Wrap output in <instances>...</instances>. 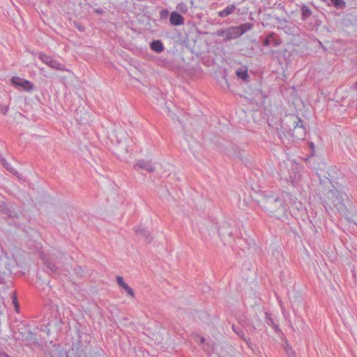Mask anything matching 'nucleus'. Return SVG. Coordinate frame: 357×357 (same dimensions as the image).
Listing matches in <instances>:
<instances>
[{
	"label": "nucleus",
	"instance_id": "obj_1",
	"mask_svg": "<svg viewBox=\"0 0 357 357\" xmlns=\"http://www.w3.org/2000/svg\"><path fill=\"white\" fill-rule=\"evenodd\" d=\"M319 191L321 195L320 199L326 210L335 209L339 212L345 211L346 206L344 202L347 196L335 186L331 180L327 179L326 181L321 180Z\"/></svg>",
	"mask_w": 357,
	"mask_h": 357
},
{
	"label": "nucleus",
	"instance_id": "obj_2",
	"mask_svg": "<svg viewBox=\"0 0 357 357\" xmlns=\"http://www.w3.org/2000/svg\"><path fill=\"white\" fill-rule=\"evenodd\" d=\"M259 206L271 217L282 221L287 218L288 207L278 195H265L259 201Z\"/></svg>",
	"mask_w": 357,
	"mask_h": 357
},
{
	"label": "nucleus",
	"instance_id": "obj_3",
	"mask_svg": "<svg viewBox=\"0 0 357 357\" xmlns=\"http://www.w3.org/2000/svg\"><path fill=\"white\" fill-rule=\"evenodd\" d=\"M281 128L295 139L301 140L305 137V128L303 121L297 115H287L281 120Z\"/></svg>",
	"mask_w": 357,
	"mask_h": 357
},
{
	"label": "nucleus",
	"instance_id": "obj_4",
	"mask_svg": "<svg viewBox=\"0 0 357 357\" xmlns=\"http://www.w3.org/2000/svg\"><path fill=\"white\" fill-rule=\"evenodd\" d=\"M38 57L44 63H45L46 65H47L49 67H50L52 68H54V69H56L58 70H61V71H64L66 70L64 65L60 63L59 61L54 59L52 57H51L49 55H47L44 53L40 52V53H39Z\"/></svg>",
	"mask_w": 357,
	"mask_h": 357
},
{
	"label": "nucleus",
	"instance_id": "obj_5",
	"mask_svg": "<svg viewBox=\"0 0 357 357\" xmlns=\"http://www.w3.org/2000/svg\"><path fill=\"white\" fill-rule=\"evenodd\" d=\"M12 84L15 87H20L25 91H31L33 89V84L29 80L20 77H13L10 79Z\"/></svg>",
	"mask_w": 357,
	"mask_h": 357
},
{
	"label": "nucleus",
	"instance_id": "obj_6",
	"mask_svg": "<svg viewBox=\"0 0 357 357\" xmlns=\"http://www.w3.org/2000/svg\"><path fill=\"white\" fill-rule=\"evenodd\" d=\"M135 170L144 169L149 173H152L155 170V167L151 160H139L135 165Z\"/></svg>",
	"mask_w": 357,
	"mask_h": 357
},
{
	"label": "nucleus",
	"instance_id": "obj_7",
	"mask_svg": "<svg viewBox=\"0 0 357 357\" xmlns=\"http://www.w3.org/2000/svg\"><path fill=\"white\" fill-rule=\"evenodd\" d=\"M281 44V40L279 38H275V34L273 32L269 33L264 40L263 45L268 46L273 45L275 47H278Z\"/></svg>",
	"mask_w": 357,
	"mask_h": 357
},
{
	"label": "nucleus",
	"instance_id": "obj_8",
	"mask_svg": "<svg viewBox=\"0 0 357 357\" xmlns=\"http://www.w3.org/2000/svg\"><path fill=\"white\" fill-rule=\"evenodd\" d=\"M135 231L137 235L141 236L146 243H150L152 241V238L150 236L149 232L145 228L141 226L135 227Z\"/></svg>",
	"mask_w": 357,
	"mask_h": 357
},
{
	"label": "nucleus",
	"instance_id": "obj_9",
	"mask_svg": "<svg viewBox=\"0 0 357 357\" xmlns=\"http://www.w3.org/2000/svg\"><path fill=\"white\" fill-rule=\"evenodd\" d=\"M169 22L174 26H180L184 23V18L181 14L174 11L170 15Z\"/></svg>",
	"mask_w": 357,
	"mask_h": 357
},
{
	"label": "nucleus",
	"instance_id": "obj_10",
	"mask_svg": "<svg viewBox=\"0 0 357 357\" xmlns=\"http://www.w3.org/2000/svg\"><path fill=\"white\" fill-rule=\"evenodd\" d=\"M236 75L238 79L248 82L249 81L250 76L248 73V68L246 66H241L236 71Z\"/></svg>",
	"mask_w": 357,
	"mask_h": 357
},
{
	"label": "nucleus",
	"instance_id": "obj_11",
	"mask_svg": "<svg viewBox=\"0 0 357 357\" xmlns=\"http://www.w3.org/2000/svg\"><path fill=\"white\" fill-rule=\"evenodd\" d=\"M89 114L84 108L77 109L75 118L79 123H84L88 120Z\"/></svg>",
	"mask_w": 357,
	"mask_h": 357
},
{
	"label": "nucleus",
	"instance_id": "obj_12",
	"mask_svg": "<svg viewBox=\"0 0 357 357\" xmlns=\"http://www.w3.org/2000/svg\"><path fill=\"white\" fill-rule=\"evenodd\" d=\"M239 29L238 26H230L227 28V41L231 39H235L241 36Z\"/></svg>",
	"mask_w": 357,
	"mask_h": 357
},
{
	"label": "nucleus",
	"instance_id": "obj_13",
	"mask_svg": "<svg viewBox=\"0 0 357 357\" xmlns=\"http://www.w3.org/2000/svg\"><path fill=\"white\" fill-rule=\"evenodd\" d=\"M236 9L234 4H230L227 6L225 9L218 12V15L220 17H226L232 14Z\"/></svg>",
	"mask_w": 357,
	"mask_h": 357
},
{
	"label": "nucleus",
	"instance_id": "obj_14",
	"mask_svg": "<svg viewBox=\"0 0 357 357\" xmlns=\"http://www.w3.org/2000/svg\"><path fill=\"white\" fill-rule=\"evenodd\" d=\"M150 47L151 50L156 53H160L164 50V45L160 40H155L151 42Z\"/></svg>",
	"mask_w": 357,
	"mask_h": 357
},
{
	"label": "nucleus",
	"instance_id": "obj_15",
	"mask_svg": "<svg viewBox=\"0 0 357 357\" xmlns=\"http://www.w3.org/2000/svg\"><path fill=\"white\" fill-rule=\"evenodd\" d=\"M43 261L46 268L51 273H56L57 271L58 267L54 264V263L51 259L44 257L43 259Z\"/></svg>",
	"mask_w": 357,
	"mask_h": 357
},
{
	"label": "nucleus",
	"instance_id": "obj_16",
	"mask_svg": "<svg viewBox=\"0 0 357 357\" xmlns=\"http://www.w3.org/2000/svg\"><path fill=\"white\" fill-rule=\"evenodd\" d=\"M301 17L303 20L307 19L312 15V10L308 6L303 4L301 7Z\"/></svg>",
	"mask_w": 357,
	"mask_h": 357
},
{
	"label": "nucleus",
	"instance_id": "obj_17",
	"mask_svg": "<svg viewBox=\"0 0 357 357\" xmlns=\"http://www.w3.org/2000/svg\"><path fill=\"white\" fill-rule=\"evenodd\" d=\"M0 161L3 166L10 173H12L14 175H17V174H18L17 171L15 168L11 167V165L7 162V160L5 158L0 157Z\"/></svg>",
	"mask_w": 357,
	"mask_h": 357
},
{
	"label": "nucleus",
	"instance_id": "obj_18",
	"mask_svg": "<svg viewBox=\"0 0 357 357\" xmlns=\"http://www.w3.org/2000/svg\"><path fill=\"white\" fill-rule=\"evenodd\" d=\"M4 214H6L8 217L12 219H17L18 220L20 218V215L17 211H15L14 209H12L10 208L6 207V209L4 211Z\"/></svg>",
	"mask_w": 357,
	"mask_h": 357
},
{
	"label": "nucleus",
	"instance_id": "obj_19",
	"mask_svg": "<svg viewBox=\"0 0 357 357\" xmlns=\"http://www.w3.org/2000/svg\"><path fill=\"white\" fill-rule=\"evenodd\" d=\"M238 27L240 33L242 36L243 34H244L245 33H246L247 31H248L252 29L253 24L250 23V22H246V23L240 24L239 26H238Z\"/></svg>",
	"mask_w": 357,
	"mask_h": 357
},
{
	"label": "nucleus",
	"instance_id": "obj_20",
	"mask_svg": "<svg viewBox=\"0 0 357 357\" xmlns=\"http://www.w3.org/2000/svg\"><path fill=\"white\" fill-rule=\"evenodd\" d=\"M265 315H266L265 318H266V324L268 326H273L276 331H278L279 330L278 326L275 324L274 321L271 317V314L269 312H266Z\"/></svg>",
	"mask_w": 357,
	"mask_h": 357
},
{
	"label": "nucleus",
	"instance_id": "obj_21",
	"mask_svg": "<svg viewBox=\"0 0 357 357\" xmlns=\"http://www.w3.org/2000/svg\"><path fill=\"white\" fill-rule=\"evenodd\" d=\"M233 331L238 335V337H240L243 340L246 341L245 337V333L243 332V330L241 328V327L236 326L234 324L231 326Z\"/></svg>",
	"mask_w": 357,
	"mask_h": 357
},
{
	"label": "nucleus",
	"instance_id": "obj_22",
	"mask_svg": "<svg viewBox=\"0 0 357 357\" xmlns=\"http://www.w3.org/2000/svg\"><path fill=\"white\" fill-rule=\"evenodd\" d=\"M331 3L336 8H342L345 7V1L344 0H331Z\"/></svg>",
	"mask_w": 357,
	"mask_h": 357
},
{
	"label": "nucleus",
	"instance_id": "obj_23",
	"mask_svg": "<svg viewBox=\"0 0 357 357\" xmlns=\"http://www.w3.org/2000/svg\"><path fill=\"white\" fill-rule=\"evenodd\" d=\"M284 350L286 351V354L289 356V357H295L296 356V354H295V351L292 349V348L287 344V342H286V344L284 346Z\"/></svg>",
	"mask_w": 357,
	"mask_h": 357
},
{
	"label": "nucleus",
	"instance_id": "obj_24",
	"mask_svg": "<svg viewBox=\"0 0 357 357\" xmlns=\"http://www.w3.org/2000/svg\"><path fill=\"white\" fill-rule=\"evenodd\" d=\"M11 298H12L13 304L15 306V311L17 312H19V309H20V305H19V303H18V301H17V297L16 294L15 293H13Z\"/></svg>",
	"mask_w": 357,
	"mask_h": 357
},
{
	"label": "nucleus",
	"instance_id": "obj_25",
	"mask_svg": "<svg viewBox=\"0 0 357 357\" xmlns=\"http://www.w3.org/2000/svg\"><path fill=\"white\" fill-rule=\"evenodd\" d=\"M122 288L126 291V292L132 298H135V292L133 289L128 286L126 283L125 285L122 287Z\"/></svg>",
	"mask_w": 357,
	"mask_h": 357
},
{
	"label": "nucleus",
	"instance_id": "obj_26",
	"mask_svg": "<svg viewBox=\"0 0 357 357\" xmlns=\"http://www.w3.org/2000/svg\"><path fill=\"white\" fill-rule=\"evenodd\" d=\"M218 36H225V40L227 41V29H220L215 32Z\"/></svg>",
	"mask_w": 357,
	"mask_h": 357
},
{
	"label": "nucleus",
	"instance_id": "obj_27",
	"mask_svg": "<svg viewBox=\"0 0 357 357\" xmlns=\"http://www.w3.org/2000/svg\"><path fill=\"white\" fill-rule=\"evenodd\" d=\"M91 347H85L84 349L81 351V353L79 354V356L80 357H87V355L91 351Z\"/></svg>",
	"mask_w": 357,
	"mask_h": 357
},
{
	"label": "nucleus",
	"instance_id": "obj_28",
	"mask_svg": "<svg viewBox=\"0 0 357 357\" xmlns=\"http://www.w3.org/2000/svg\"><path fill=\"white\" fill-rule=\"evenodd\" d=\"M169 15V11L167 9H162L160 12V17L161 19H166Z\"/></svg>",
	"mask_w": 357,
	"mask_h": 357
},
{
	"label": "nucleus",
	"instance_id": "obj_29",
	"mask_svg": "<svg viewBox=\"0 0 357 357\" xmlns=\"http://www.w3.org/2000/svg\"><path fill=\"white\" fill-rule=\"evenodd\" d=\"M177 8H178L179 10H181V11H182V12H183V13H185V12H187V10H188V7H187V6H186L185 3H179V4H178V7H177Z\"/></svg>",
	"mask_w": 357,
	"mask_h": 357
},
{
	"label": "nucleus",
	"instance_id": "obj_30",
	"mask_svg": "<svg viewBox=\"0 0 357 357\" xmlns=\"http://www.w3.org/2000/svg\"><path fill=\"white\" fill-rule=\"evenodd\" d=\"M74 25L75 26V27L81 32H84L85 31V27L84 25L77 22H74Z\"/></svg>",
	"mask_w": 357,
	"mask_h": 357
},
{
	"label": "nucleus",
	"instance_id": "obj_31",
	"mask_svg": "<svg viewBox=\"0 0 357 357\" xmlns=\"http://www.w3.org/2000/svg\"><path fill=\"white\" fill-rule=\"evenodd\" d=\"M8 111V106L0 105V112L6 115Z\"/></svg>",
	"mask_w": 357,
	"mask_h": 357
},
{
	"label": "nucleus",
	"instance_id": "obj_32",
	"mask_svg": "<svg viewBox=\"0 0 357 357\" xmlns=\"http://www.w3.org/2000/svg\"><path fill=\"white\" fill-rule=\"evenodd\" d=\"M281 131L280 132H278V136L279 137V139L281 140V142H283L284 140V138L286 137V135L284 133V132H286L284 130L282 129L281 128Z\"/></svg>",
	"mask_w": 357,
	"mask_h": 357
},
{
	"label": "nucleus",
	"instance_id": "obj_33",
	"mask_svg": "<svg viewBox=\"0 0 357 357\" xmlns=\"http://www.w3.org/2000/svg\"><path fill=\"white\" fill-rule=\"evenodd\" d=\"M116 282L121 287L126 284L121 276L116 277Z\"/></svg>",
	"mask_w": 357,
	"mask_h": 357
},
{
	"label": "nucleus",
	"instance_id": "obj_34",
	"mask_svg": "<svg viewBox=\"0 0 357 357\" xmlns=\"http://www.w3.org/2000/svg\"><path fill=\"white\" fill-rule=\"evenodd\" d=\"M6 206L4 202L0 203V212L3 213L4 211L6 209Z\"/></svg>",
	"mask_w": 357,
	"mask_h": 357
},
{
	"label": "nucleus",
	"instance_id": "obj_35",
	"mask_svg": "<svg viewBox=\"0 0 357 357\" xmlns=\"http://www.w3.org/2000/svg\"><path fill=\"white\" fill-rule=\"evenodd\" d=\"M6 206L4 202L0 203V212L3 213L4 211L6 209Z\"/></svg>",
	"mask_w": 357,
	"mask_h": 357
},
{
	"label": "nucleus",
	"instance_id": "obj_36",
	"mask_svg": "<svg viewBox=\"0 0 357 357\" xmlns=\"http://www.w3.org/2000/svg\"><path fill=\"white\" fill-rule=\"evenodd\" d=\"M95 13H98V14H102L104 13V11L102 8H98L95 10Z\"/></svg>",
	"mask_w": 357,
	"mask_h": 357
},
{
	"label": "nucleus",
	"instance_id": "obj_37",
	"mask_svg": "<svg viewBox=\"0 0 357 357\" xmlns=\"http://www.w3.org/2000/svg\"><path fill=\"white\" fill-rule=\"evenodd\" d=\"M0 357H10L7 354L0 349Z\"/></svg>",
	"mask_w": 357,
	"mask_h": 357
},
{
	"label": "nucleus",
	"instance_id": "obj_38",
	"mask_svg": "<svg viewBox=\"0 0 357 357\" xmlns=\"http://www.w3.org/2000/svg\"><path fill=\"white\" fill-rule=\"evenodd\" d=\"M310 147L312 149V151H314V143H312V142L310 143Z\"/></svg>",
	"mask_w": 357,
	"mask_h": 357
},
{
	"label": "nucleus",
	"instance_id": "obj_39",
	"mask_svg": "<svg viewBox=\"0 0 357 357\" xmlns=\"http://www.w3.org/2000/svg\"><path fill=\"white\" fill-rule=\"evenodd\" d=\"M352 88H353V89H355L356 90H357V82H356V83L352 86Z\"/></svg>",
	"mask_w": 357,
	"mask_h": 357
},
{
	"label": "nucleus",
	"instance_id": "obj_40",
	"mask_svg": "<svg viewBox=\"0 0 357 357\" xmlns=\"http://www.w3.org/2000/svg\"><path fill=\"white\" fill-rule=\"evenodd\" d=\"M239 158H240V160H243V158L241 156H240V155H239Z\"/></svg>",
	"mask_w": 357,
	"mask_h": 357
}]
</instances>
